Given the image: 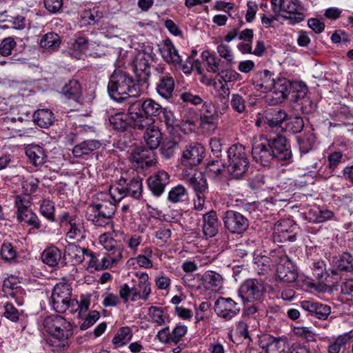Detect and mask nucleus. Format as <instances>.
Masks as SVG:
<instances>
[{"mask_svg":"<svg viewBox=\"0 0 353 353\" xmlns=\"http://www.w3.org/2000/svg\"><path fill=\"white\" fill-rule=\"evenodd\" d=\"M163 117L162 121L164 122L170 134H174L179 130L176 123V120L172 111L167 108H162Z\"/></svg>","mask_w":353,"mask_h":353,"instance_id":"49530a36","label":"nucleus"},{"mask_svg":"<svg viewBox=\"0 0 353 353\" xmlns=\"http://www.w3.org/2000/svg\"><path fill=\"white\" fill-rule=\"evenodd\" d=\"M148 56L139 53L134 61V72L136 80L144 89L147 87L146 83L151 74V67Z\"/></svg>","mask_w":353,"mask_h":353,"instance_id":"4468645a","label":"nucleus"},{"mask_svg":"<svg viewBox=\"0 0 353 353\" xmlns=\"http://www.w3.org/2000/svg\"><path fill=\"white\" fill-rule=\"evenodd\" d=\"M70 229L66 234V237L70 240H74L77 238L83 237V226L80 223H76L73 220L69 221Z\"/></svg>","mask_w":353,"mask_h":353,"instance_id":"e2e57ef3","label":"nucleus"},{"mask_svg":"<svg viewBox=\"0 0 353 353\" xmlns=\"http://www.w3.org/2000/svg\"><path fill=\"white\" fill-rule=\"evenodd\" d=\"M274 81L273 74L267 70L256 72L252 79L256 89L263 92L272 90Z\"/></svg>","mask_w":353,"mask_h":353,"instance_id":"4be33fe9","label":"nucleus"},{"mask_svg":"<svg viewBox=\"0 0 353 353\" xmlns=\"http://www.w3.org/2000/svg\"><path fill=\"white\" fill-rule=\"evenodd\" d=\"M296 225L293 220L287 219H282L275 223L273 232H281L284 231L296 230Z\"/></svg>","mask_w":353,"mask_h":353,"instance_id":"4d7b16f0","label":"nucleus"},{"mask_svg":"<svg viewBox=\"0 0 353 353\" xmlns=\"http://www.w3.org/2000/svg\"><path fill=\"white\" fill-rule=\"evenodd\" d=\"M132 337V330L129 327H123L117 331L112 341L116 347H119L128 343Z\"/></svg>","mask_w":353,"mask_h":353,"instance_id":"79ce46f5","label":"nucleus"},{"mask_svg":"<svg viewBox=\"0 0 353 353\" xmlns=\"http://www.w3.org/2000/svg\"><path fill=\"white\" fill-rule=\"evenodd\" d=\"M19 280L14 276L6 278L3 283L2 290L5 296L13 298L18 306L23 304V290L19 285Z\"/></svg>","mask_w":353,"mask_h":353,"instance_id":"dca6fc26","label":"nucleus"},{"mask_svg":"<svg viewBox=\"0 0 353 353\" xmlns=\"http://www.w3.org/2000/svg\"><path fill=\"white\" fill-rule=\"evenodd\" d=\"M116 211V202L108 193L100 192L97 201L90 204L86 210L85 217L98 227H112V219Z\"/></svg>","mask_w":353,"mask_h":353,"instance_id":"7ed1b4c3","label":"nucleus"},{"mask_svg":"<svg viewBox=\"0 0 353 353\" xmlns=\"http://www.w3.org/2000/svg\"><path fill=\"white\" fill-rule=\"evenodd\" d=\"M187 190L181 185L172 188L168 193V199L172 203L182 202L187 196Z\"/></svg>","mask_w":353,"mask_h":353,"instance_id":"09e8293b","label":"nucleus"},{"mask_svg":"<svg viewBox=\"0 0 353 353\" xmlns=\"http://www.w3.org/2000/svg\"><path fill=\"white\" fill-rule=\"evenodd\" d=\"M265 288L261 280L248 279L240 286L239 295L245 302L259 301L263 297Z\"/></svg>","mask_w":353,"mask_h":353,"instance_id":"6e6552de","label":"nucleus"},{"mask_svg":"<svg viewBox=\"0 0 353 353\" xmlns=\"http://www.w3.org/2000/svg\"><path fill=\"white\" fill-rule=\"evenodd\" d=\"M137 287L138 291H141V299L147 301L151 292V288L148 276L146 273L143 272L140 274Z\"/></svg>","mask_w":353,"mask_h":353,"instance_id":"de8ad7c7","label":"nucleus"},{"mask_svg":"<svg viewBox=\"0 0 353 353\" xmlns=\"http://www.w3.org/2000/svg\"><path fill=\"white\" fill-rule=\"evenodd\" d=\"M304 127V122L301 117H294L290 118L288 121L286 128L288 131L296 134L301 132Z\"/></svg>","mask_w":353,"mask_h":353,"instance_id":"680f3d73","label":"nucleus"},{"mask_svg":"<svg viewBox=\"0 0 353 353\" xmlns=\"http://www.w3.org/2000/svg\"><path fill=\"white\" fill-rule=\"evenodd\" d=\"M296 239L295 230L284 231L281 232H273V240L274 243H283L293 242Z\"/></svg>","mask_w":353,"mask_h":353,"instance_id":"3c124183","label":"nucleus"},{"mask_svg":"<svg viewBox=\"0 0 353 353\" xmlns=\"http://www.w3.org/2000/svg\"><path fill=\"white\" fill-rule=\"evenodd\" d=\"M131 159L142 168L151 167L156 163L154 149L148 147H137L132 152Z\"/></svg>","mask_w":353,"mask_h":353,"instance_id":"a211bd4d","label":"nucleus"},{"mask_svg":"<svg viewBox=\"0 0 353 353\" xmlns=\"http://www.w3.org/2000/svg\"><path fill=\"white\" fill-rule=\"evenodd\" d=\"M352 335L351 332L344 333L330 340L327 345L328 353H340L344 352L350 345Z\"/></svg>","mask_w":353,"mask_h":353,"instance_id":"a878e982","label":"nucleus"},{"mask_svg":"<svg viewBox=\"0 0 353 353\" xmlns=\"http://www.w3.org/2000/svg\"><path fill=\"white\" fill-rule=\"evenodd\" d=\"M128 103V113L134 122V128L139 130H143L153 124L154 118L161 113L163 108L152 99L130 101Z\"/></svg>","mask_w":353,"mask_h":353,"instance_id":"20e7f679","label":"nucleus"},{"mask_svg":"<svg viewBox=\"0 0 353 353\" xmlns=\"http://www.w3.org/2000/svg\"><path fill=\"white\" fill-rule=\"evenodd\" d=\"M219 223L214 210L203 215V233L207 238L214 236L219 231Z\"/></svg>","mask_w":353,"mask_h":353,"instance_id":"5701e85b","label":"nucleus"},{"mask_svg":"<svg viewBox=\"0 0 353 353\" xmlns=\"http://www.w3.org/2000/svg\"><path fill=\"white\" fill-rule=\"evenodd\" d=\"M99 312L93 310L89 312L88 315L85 318L83 323L80 325L81 330H85L92 326L99 319Z\"/></svg>","mask_w":353,"mask_h":353,"instance_id":"774afa93","label":"nucleus"},{"mask_svg":"<svg viewBox=\"0 0 353 353\" xmlns=\"http://www.w3.org/2000/svg\"><path fill=\"white\" fill-rule=\"evenodd\" d=\"M201 281L208 290H216L222 284V276L213 271H207L201 276Z\"/></svg>","mask_w":353,"mask_h":353,"instance_id":"f704fd0d","label":"nucleus"},{"mask_svg":"<svg viewBox=\"0 0 353 353\" xmlns=\"http://www.w3.org/2000/svg\"><path fill=\"white\" fill-rule=\"evenodd\" d=\"M15 205L17 208V217L19 221H23L35 229H39L41 227L37 215L29 208L28 202H25L19 195L15 197Z\"/></svg>","mask_w":353,"mask_h":353,"instance_id":"f8f14e48","label":"nucleus"},{"mask_svg":"<svg viewBox=\"0 0 353 353\" xmlns=\"http://www.w3.org/2000/svg\"><path fill=\"white\" fill-rule=\"evenodd\" d=\"M61 251L56 247L46 248L42 253V261L49 266H55L61 259Z\"/></svg>","mask_w":353,"mask_h":353,"instance_id":"a19ab883","label":"nucleus"},{"mask_svg":"<svg viewBox=\"0 0 353 353\" xmlns=\"http://www.w3.org/2000/svg\"><path fill=\"white\" fill-rule=\"evenodd\" d=\"M249 160L245 148L240 144H234L228 150V161L225 168L228 174L234 179L242 176L248 170Z\"/></svg>","mask_w":353,"mask_h":353,"instance_id":"39448f33","label":"nucleus"},{"mask_svg":"<svg viewBox=\"0 0 353 353\" xmlns=\"http://www.w3.org/2000/svg\"><path fill=\"white\" fill-rule=\"evenodd\" d=\"M293 91L292 94V99L294 101H298L299 99L305 98L307 93V87L303 82H296L293 86Z\"/></svg>","mask_w":353,"mask_h":353,"instance_id":"13d9d810","label":"nucleus"},{"mask_svg":"<svg viewBox=\"0 0 353 353\" xmlns=\"http://www.w3.org/2000/svg\"><path fill=\"white\" fill-rule=\"evenodd\" d=\"M100 243L103 245L104 248L111 252L109 257L112 263H116L121 258V252L120 249L117 248V242L112 238H108L106 234H102L99 238Z\"/></svg>","mask_w":353,"mask_h":353,"instance_id":"473e14b6","label":"nucleus"},{"mask_svg":"<svg viewBox=\"0 0 353 353\" xmlns=\"http://www.w3.org/2000/svg\"><path fill=\"white\" fill-rule=\"evenodd\" d=\"M60 43L59 36L54 32L46 34L40 41L41 47L50 51L56 50Z\"/></svg>","mask_w":353,"mask_h":353,"instance_id":"37998d69","label":"nucleus"},{"mask_svg":"<svg viewBox=\"0 0 353 353\" xmlns=\"http://www.w3.org/2000/svg\"><path fill=\"white\" fill-rule=\"evenodd\" d=\"M239 77V74L231 69L221 70L217 74L218 81L221 84L236 81Z\"/></svg>","mask_w":353,"mask_h":353,"instance_id":"5fc2aeb1","label":"nucleus"},{"mask_svg":"<svg viewBox=\"0 0 353 353\" xmlns=\"http://www.w3.org/2000/svg\"><path fill=\"white\" fill-rule=\"evenodd\" d=\"M34 122L41 128H47L54 121V114L48 109H41L36 111L33 115Z\"/></svg>","mask_w":353,"mask_h":353,"instance_id":"c9c22d12","label":"nucleus"},{"mask_svg":"<svg viewBox=\"0 0 353 353\" xmlns=\"http://www.w3.org/2000/svg\"><path fill=\"white\" fill-rule=\"evenodd\" d=\"M109 121L111 125L117 130H125L130 125L134 128V122L128 112V114L121 112H117L110 117Z\"/></svg>","mask_w":353,"mask_h":353,"instance_id":"2f4dec72","label":"nucleus"},{"mask_svg":"<svg viewBox=\"0 0 353 353\" xmlns=\"http://www.w3.org/2000/svg\"><path fill=\"white\" fill-rule=\"evenodd\" d=\"M17 43L12 37L3 39L0 44V54L3 57H8L11 54L12 50L15 48Z\"/></svg>","mask_w":353,"mask_h":353,"instance_id":"bf43d9fd","label":"nucleus"},{"mask_svg":"<svg viewBox=\"0 0 353 353\" xmlns=\"http://www.w3.org/2000/svg\"><path fill=\"white\" fill-rule=\"evenodd\" d=\"M334 216V212L330 210H310L306 219L314 223H320L330 220Z\"/></svg>","mask_w":353,"mask_h":353,"instance_id":"58836bf2","label":"nucleus"},{"mask_svg":"<svg viewBox=\"0 0 353 353\" xmlns=\"http://www.w3.org/2000/svg\"><path fill=\"white\" fill-rule=\"evenodd\" d=\"M51 303L58 313H63L77 305V300L72 298L71 285L65 282L56 284L51 295Z\"/></svg>","mask_w":353,"mask_h":353,"instance_id":"423d86ee","label":"nucleus"},{"mask_svg":"<svg viewBox=\"0 0 353 353\" xmlns=\"http://www.w3.org/2000/svg\"><path fill=\"white\" fill-rule=\"evenodd\" d=\"M272 156L274 159L281 161H286L292 158L290 145L287 139L283 136H279L271 139Z\"/></svg>","mask_w":353,"mask_h":353,"instance_id":"2eb2a0df","label":"nucleus"},{"mask_svg":"<svg viewBox=\"0 0 353 353\" xmlns=\"http://www.w3.org/2000/svg\"><path fill=\"white\" fill-rule=\"evenodd\" d=\"M126 195L139 199L142 194V180L139 176L132 178L125 186Z\"/></svg>","mask_w":353,"mask_h":353,"instance_id":"c03bdc74","label":"nucleus"},{"mask_svg":"<svg viewBox=\"0 0 353 353\" xmlns=\"http://www.w3.org/2000/svg\"><path fill=\"white\" fill-rule=\"evenodd\" d=\"M272 10L276 14L281 12L289 14L285 16L291 24H295L304 19L303 13L298 11L299 2L297 0H271Z\"/></svg>","mask_w":353,"mask_h":353,"instance_id":"1a4fd4ad","label":"nucleus"},{"mask_svg":"<svg viewBox=\"0 0 353 353\" xmlns=\"http://www.w3.org/2000/svg\"><path fill=\"white\" fill-rule=\"evenodd\" d=\"M84 250L81 248L71 243L68 245L65 249V254L70 256L74 260V263H80L83 260V255Z\"/></svg>","mask_w":353,"mask_h":353,"instance_id":"864d4df0","label":"nucleus"},{"mask_svg":"<svg viewBox=\"0 0 353 353\" xmlns=\"http://www.w3.org/2000/svg\"><path fill=\"white\" fill-rule=\"evenodd\" d=\"M287 114L283 110H279L271 117H265V123L270 127L280 126L281 124L285 120Z\"/></svg>","mask_w":353,"mask_h":353,"instance_id":"6e6d98bb","label":"nucleus"},{"mask_svg":"<svg viewBox=\"0 0 353 353\" xmlns=\"http://www.w3.org/2000/svg\"><path fill=\"white\" fill-rule=\"evenodd\" d=\"M82 18L85 20H88L90 25H94L101 21L103 18V13L99 10L94 8L84 11L82 14Z\"/></svg>","mask_w":353,"mask_h":353,"instance_id":"052dcab7","label":"nucleus"},{"mask_svg":"<svg viewBox=\"0 0 353 353\" xmlns=\"http://www.w3.org/2000/svg\"><path fill=\"white\" fill-rule=\"evenodd\" d=\"M143 90L140 83L124 71L114 70L110 77L108 91L114 101H121L137 97Z\"/></svg>","mask_w":353,"mask_h":353,"instance_id":"f257e3e1","label":"nucleus"},{"mask_svg":"<svg viewBox=\"0 0 353 353\" xmlns=\"http://www.w3.org/2000/svg\"><path fill=\"white\" fill-rule=\"evenodd\" d=\"M288 83L285 79H279L274 81V85L272 90L279 94V98H286L288 96Z\"/></svg>","mask_w":353,"mask_h":353,"instance_id":"338daca9","label":"nucleus"},{"mask_svg":"<svg viewBox=\"0 0 353 353\" xmlns=\"http://www.w3.org/2000/svg\"><path fill=\"white\" fill-rule=\"evenodd\" d=\"M230 104L234 112L242 114L245 112V101L243 96L239 93L232 94Z\"/></svg>","mask_w":353,"mask_h":353,"instance_id":"603ef678","label":"nucleus"},{"mask_svg":"<svg viewBox=\"0 0 353 353\" xmlns=\"http://www.w3.org/2000/svg\"><path fill=\"white\" fill-rule=\"evenodd\" d=\"M204 154L205 148L201 144L191 143L183 152L181 163L186 167L196 166L202 161Z\"/></svg>","mask_w":353,"mask_h":353,"instance_id":"ddd939ff","label":"nucleus"},{"mask_svg":"<svg viewBox=\"0 0 353 353\" xmlns=\"http://www.w3.org/2000/svg\"><path fill=\"white\" fill-rule=\"evenodd\" d=\"M316 138L313 133L309 132L297 138L301 153H307L311 150L315 143Z\"/></svg>","mask_w":353,"mask_h":353,"instance_id":"a18cd8bd","label":"nucleus"},{"mask_svg":"<svg viewBox=\"0 0 353 353\" xmlns=\"http://www.w3.org/2000/svg\"><path fill=\"white\" fill-rule=\"evenodd\" d=\"M44 327L50 334L47 343L53 351L63 350L69 347V339L73 334L70 322L56 315L47 317L44 321Z\"/></svg>","mask_w":353,"mask_h":353,"instance_id":"f03ea898","label":"nucleus"},{"mask_svg":"<svg viewBox=\"0 0 353 353\" xmlns=\"http://www.w3.org/2000/svg\"><path fill=\"white\" fill-rule=\"evenodd\" d=\"M54 210V204L50 200H43L40 205V213L52 222L55 221Z\"/></svg>","mask_w":353,"mask_h":353,"instance_id":"8fccbe9b","label":"nucleus"},{"mask_svg":"<svg viewBox=\"0 0 353 353\" xmlns=\"http://www.w3.org/2000/svg\"><path fill=\"white\" fill-rule=\"evenodd\" d=\"M3 316L12 322L23 323L27 318V314L22 309H19L12 303L7 302L4 306Z\"/></svg>","mask_w":353,"mask_h":353,"instance_id":"7c9ffc66","label":"nucleus"},{"mask_svg":"<svg viewBox=\"0 0 353 353\" xmlns=\"http://www.w3.org/2000/svg\"><path fill=\"white\" fill-rule=\"evenodd\" d=\"M62 93L68 99L79 101L81 94L80 83L77 80H70L62 88Z\"/></svg>","mask_w":353,"mask_h":353,"instance_id":"ea45409f","label":"nucleus"},{"mask_svg":"<svg viewBox=\"0 0 353 353\" xmlns=\"http://www.w3.org/2000/svg\"><path fill=\"white\" fill-rule=\"evenodd\" d=\"M148 315L150 321L158 326H162L170 322L169 315L161 307L151 306L148 308Z\"/></svg>","mask_w":353,"mask_h":353,"instance_id":"72a5a7b5","label":"nucleus"},{"mask_svg":"<svg viewBox=\"0 0 353 353\" xmlns=\"http://www.w3.org/2000/svg\"><path fill=\"white\" fill-rule=\"evenodd\" d=\"M26 154L36 166L45 162L46 155L43 149L37 145L28 146L26 148Z\"/></svg>","mask_w":353,"mask_h":353,"instance_id":"4c0bfd02","label":"nucleus"},{"mask_svg":"<svg viewBox=\"0 0 353 353\" xmlns=\"http://www.w3.org/2000/svg\"><path fill=\"white\" fill-rule=\"evenodd\" d=\"M225 228L232 234H242L249 226V221L241 213L234 210L226 211L222 217Z\"/></svg>","mask_w":353,"mask_h":353,"instance_id":"9d476101","label":"nucleus"},{"mask_svg":"<svg viewBox=\"0 0 353 353\" xmlns=\"http://www.w3.org/2000/svg\"><path fill=\"white\" fill-rule=\"evenodd\" d=\"M170 182V176L164 170H160L148 179L150 190L154 195L159 196L165 191V186Z\"/></svg>","mask_w":353,"mask_h":353,"instance_id":"6ab92c4d","label":"nucleus"},{"mask_svg":"<svg viewBox=\"0 0 353 353\" xmlns=\"http://www.w3.org/2000/svg\"><path fill=\"white\" fill-rule=\"evenodd\" d=\"M216 50L219 56L224 59L228 64L231 65L234 63V56L228 46L221 43L217 46Z\"/></svg>","mask_w":353,"mask_h":353,"instance_id":"0e129e2a","label":"nucleus"},{"mask_svg":"<svg viewBox=\"0 0 353 353\" xmlns=\"http://www.w3.org/2000/svg\"><path fill=\"white\" fill-rule=\"evenodd\" d=\"M334 265L341 271L353 272V256L347 252H343L334 259Z\"/></svg>","mask_w":353,"mask_h":353,"instance_id":"e433bc0d","label":"nucleus"},{"mask_svg":"<svg viewBox=\"0 0 353 353\" xmlns=\"http://www.w3.org/2000/svg\"><path fill=\"white\" fill-rule=\"evenodd\" d=\"M185 180L192 188L196 194L208 193V185L207 180L202 172H196L185 176Z\"/></svg>","mask_w":353,"mask_h":353,"instance_id":"bb28decb","label":"nucleus"},{"mask_svg":"<svg viewBox=\"0 0 353 353\" xmlns=\"http://www.w3.org/2000/svg\"><path fill=\"white\" fill-rule=\"evenodd\" d=\"M23 119L14 117H6L1 121V130L7 133L10 137L21 136L22 130Z\"/></svg>","mask_w":353,"mask_h":353,"instance_id":"b1692460","label":"nucleus"},{"mask_svg":"<svg viewBox=\"0 0 353 353\" xmlns=\"http://www.w3.org/2000/svg\"><path fill=\"white\" fill-rule=\"evenodd\" d=\"M157 70L161 74L159 75V81L157 83V92L163 98L168 99L172 97L174 91V79L169 73H163V68H158Z\"/></svg>","mask_w":353,"mask_h":353,"instance_id":"aec40b11","label":"nucleus"},{"mask_svg":"<svg viewBox=\"0 0 353 353\" xmlns=\"http://www.w3.org/2000/svg\"><path fill=\"white\" fill-rule=\"evenodd\" d=\"M173 137H169L165 138L161 144V154L163 158L170 159L174 157L176 150L179 148V141L181 137L177 136L175 134H172Z\"/></svg>","mask_w":353,"mask_h":353,"instance_id":"cd10ccee","label":"nucleus"},{"mask_svg":"<svg viewBox=\"0 0 353 353\" xmlns=\"http://www.w3.org/2000/svg\"><path fill=\"white\" fill-rule=\"evenodd\" d=\"M301 306L312 316L322 320L326 319L331 312L330 306L312 301H303Z\"/></svg>","mask_w":353,"mask_h":353,"instance_id":"412c9836","label":"nucleus"},{"mask_svg":"<svg viewBox=\"0 0 353 353\" xmlns=\"http://www.w3.org/2000/svg\"><path fill=\"white\" fill-rule=\"evenodd\" d=\"M215 310L219 316L230 320L240 312V307L231 298H220L216 301Z\"/></svg>","mask_w":353,"mask_h":353,"instance_id":"f3484780","label":"nucleus"},{"mask_svg":"<svg viewBox=\"0 0 353 353\" xmlns=\"http://www.w3.org/2000/svg\"><path fill=\"white\" fill-rule=\"evenodd\" d=\"M159 50L163 59L167 63H172L174 65L181 63L182 59L170 40H165L164 43L159 48Z\"/></svg>","mask_w":353,"mask_h":353,"instance_id":"393cba45","label":"nucleus"},{"mask_svg":"<svg viewBox=\"0 0 353 353\" xmlns=\"http://www.w3.org/2000/svg\"><path fill=\"white\" fill-rule=\"evenodd\" d=\"M144 133V141L146 145L151 148L156 150L161 143L162 135L161 131L154 125L148 126Z\"/></svg>","mask_w":353,"mask_h":353,"instance_id":"c756f323","label":"nucleus"},{"mask_svg":"<svg viewBox=\"0 0 353 353\" xmlns=\"http://www.w3.org/2000/svg\"><path fill=\"white\" fill-rule=\"evenodd\" d=\"M276 263V275L278 278L285 283H292L298 277L296 265L284 253L278 255L275 260Z\"/></svg>","mask_w":353,"mask_h":353,"instance_id":"9b49d317","label":"nucleus"},{"mask_svg":"<svg viewBox=\"0 0 353 353\" xmlns=\"http://www.w3.org/2000/svg\"><path fill=\"white\" fill-rule=\"evenodd\" d=\"M252 145L253 159L263 166L268 165L274 159V156H272V152H271V139L261 135L253 139Z\"/></svg>","mask_w":353,"mask_h":353,"instance_id":"0eeeda50","label":"nucleus"},{"mask_svg":"<svg viewBox=\"0 0 353 353\" xmlns=\"http://www.w3.org/2000/svg\"><path fill=\"white\" fill-rule=\"evenodd\" d=\"M1 256L4 261H12L15 259L17 253L10 243H4L1 246Z\"/></svg>","mask_w":353,"mask_h":353,"instance_id":"69168bd1","label":"nucleus"},{"mask_svg":"<svg viewBox=\"0 0 353 353\" xmlns=\"http://www.w3.org/2000/svg\"><path fill=\"white\" fill-rule=\"evenodd\" d=\"M101 143L94 139L83 141L76 145L72 149V154L75 157L88 155L101 147Z\"/></svg>","mask_w":353,"mask_h":353,"instance_id":"c85d7f7f","label":"nucleus"}]
</instances>
